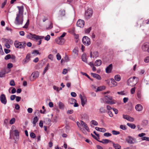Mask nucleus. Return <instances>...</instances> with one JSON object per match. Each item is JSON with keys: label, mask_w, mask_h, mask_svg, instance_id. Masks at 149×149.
Returning a JSON list of instances; mask_svg holds the SVG:
<instances>
[{"label": "nucleus", "mask_w": 149, "mask_h": 149, "mask_svg": "<svg viewBox=\"0 0 149 149\" xmlns=\"http://www.w3.org/2000/svg\"><path fill=\"white\" fill-rule=\"evenodd\" d=\"M26 37L28 38L33 40L34 39L38 40L40 39H43L44 38V36L36 35L35 34H33L31 33H30L29 34L27 35Z\"/></svg>", "instance_id": "f257e3e1"}, {"label": "nucleus", "mask_w": 149, "mask_h": 149, "mask_svg": "<svg viewBox=\"0 0 149 149\" xmlns=\"http://www.w3.org/2000/svg\"><path fill=\"white\" fill-rule=\"evenodd\" d=\"M136 78V79H137L135 77H133L130 78L127 81V85L131 86H133L135 85L137 83L136 80H135Z\"/></svg>", "instance_id": "f03ea898"}, {"label": "nucleus", "mask_w": 149, "mask_h": 149, "mask_svg": "<svg viewBox=\"0 0 149 149\" xmlns=\"http://www.w3.org/2000/svg\"><path fill=\"white\" fill-rule=\"evenodd\" d=\"M23 22V16L16 15L14 23L16 25H22Z\"/></svg>", "instance_id": "7ed1b4c3"}, {"label": "nucleus", "mask_w": 149, "mask_h": 149, "mask_svg": "<svg viewBox=\"0 0 149 149\" xmlns=\"http://www.w3.org/2000/svg\"><path fill=\"white\" fill-rule=\"evenodd\" d=\"M36 116L33 118V127H35L36 126V123L39 120V118L37 116V115L38 116L40 114L39 111L38 110H36L34 114Z\"/></svg>", "instance_id": "20e7f679"}, {"label": "nucleus", "mask_w": 149, "mask_h": 149, "mask_svg": "<svg viewBox=\"0 0 149 149\" xmlns=\"http://www.w3.org/2000/svg\"><path fill=\"white\" fill-rule=\"evenodd\" d=\"M82 41L83 43L86 46H88L91 44L90 39L86 36L83 37Z\"/></svg>", "instance_id": "39448f33"}, {"label": "nucleus", "mask_w": 149, "mask_h": 149, "mask_svg": "<svg viewBox=\"0 0 149 149\" xmlns=\"http://www.w3.org/2000/svg\"><path fill=\"white\" fill-rule=\"evenodd\" d=\"M127 142L130 144H134L136 143V139L135 138H133L131 136H128L126 139Z\"/></svg>", "instance_id": "423d86ee"}, {"label": "nucleus", "mask_w": 149, "mask_h": 149, "mask_svg": "<svg viewBox=\"0 0 149 149\" xmlns=\"http://www.w3.org/2000/svg\"><path fill=\"white\" fill-rule=\"evenodd\" d=\"M105 100L106 102L107 103L109 104H114L115 103L112 100V97L110 96L107 95L105 96Z\"/></svg>", "instance_id": "0eeeda50"}, {"label": "nucleus", "mask_w": 149, "mask_h": 149, "mask_svg": "<svg viewBox=\"0 0 149 149\" xmlns=\"http://www.w3.org/2000/svg\"><path fill=\"white\" fill-rule=\"evenodd\" d=\"M93 14V11L91 8H89L86 11L85 13V17L87 18H88L90 17Z\"/></svg>", "instance_id": "6e6552de"}, {"label": "nucleus", "mask_w": 149, "mask_h": 149, "mask_svg": "<svg viewBox=\"0 0 149 149\" xmlns=\"http://www.w3.org/2000/svg\"><path fill=\"white\" fill-rule=\"evenodd\" d=\"M0 101L1 103L4 104H6L7 100L5 95L4 94H2L0 96Z\"/></svg>", "instance_id": "1a4fd4ad"}, {"label": "nucleus", "mask_w": 149, "mask_h": 149, "mask_svg": "<svg viewBox=\"0 0 149 149\" xmlns=\"http://www.w3.org/2000/svg\"><path fill=\"white\" fill-rule=\"evenodd\" d=\"M17 8H18L19 11L18 13H17L16 15H19L21 16H23V13H24V7L23 6H17Z\"/></svg>", "instance_id": "9d476101"}, {"label": "nucleus", "mask_w": 149, "mask_h": 149, "mask_svg": "<svg viewBox=\"0 0 149 149\" xmlns=\"http://www.w3.org/2000/svg\"><path fill=\"white\" fill-rule=\"evenodd\" d=\"M30 54H27L25 58L22 61V63L23 64H25L27 63L30 61Z\"/></svg>", "instance_id": "9b49d317"}, {"label": "nucleus", "mask_w": 149, "mask_h": 149, "mask_svg": "<svg viewBox=\"0 0 149 149\" xmlns=\"http://www.w3.org/2000/svg\"><path fill=\"white\" fill-rule=\"evenodd\" d=\"M13 138L14 140L16 141L18 140L19 139V135L18 132L17 130H15L13 132Z\"/></svg>", "instance_id": "f8f14e48"}, {"label": "nucleus", "mask_w": 149, "mask_h": 149, "mask_svg": "<svg viewBox=\"0 0 149 149\" xmlns=\"http://www.w3.org/2000/svg\"><path fill=\"white\" fill-rule=\"evenodd\" d=\"M15 46L16 48H23V45H22V43L19 42L18 41L16 40L14 42Z\"/></svg>", "instance_id": "ddd939ff"}, {"label": "nucleus", "mask_w": 149, "mask_h": 149, "mask_svg": "<svg viewBox=\"0 0 149 149\" xmlns=\"http://www.w3.org/2000/svg\"><path fill=\"white\" fill-rule=\"evenodd\" d=\"M85 22L84 20L81 19H79L77 22V25L81 28H82L84 26Z\"/></svg>", "instance_id": "4468645a"}, {"label": "nucleus", "mask_w": 149, "mask_h": 149, "mask_svg": "<svg viewBox=\"0 0 149 149\" xmlns=\"http://www.w3.org/2000/svg\"><path fill=\"white\" fill-rule=\"evenodd\" d=\"M123 117L124 119L127 120L129 121L132 122L134 120V119L133 118L130 116L128 115L123 114Z\"/></svg>", "instance_id": "2eb2a0df"}, {"label": "nucleus", "mask_w": 149, "mask_h": 149, "mask_svg": "<svg viewBox=\"0 0 149 149\" xmlns=\"http://www.w3.org/2000/svg\"><path fill=\"white\" fill-rule=\"evenodd\" d=\"M148 43H146L143 44L142 46V49L144 52H147L148 53Z\"/></svg>", "instance_id": "dca6fc26"}, {"label": "nucleus", "mask_w": 149, "mask_h": 149, "mask_svg": "<svg viewBox=\"0 0 149 149\" xmlns=\"http://www.w3.org/2000/svg\"><path fill=\"white\" fill-rule=\"evenodd\" d=\"M39 73L38 72L36 71L33 72L31 74V76H32V77L33 79H32L31 78L30 79L31 81H34V79H36V78H38L39 76Z\"/></svg>", "instance_id": "f3484780"}, {"label": "nucleus", "mask_w": 149, "mask_h": 149, "mask_svg": "<svg viewBox=\"0 0 149 149\" xmlns=\"http://www.w3.org/2000/svg\"><path fill=\"white\" fill-rule=\"evenodd\" d=\"M112 69V65L110 64L106 68V72L107 73H109L111 72Z\"/></svg>", "instance_id": "a211bd4d"}, {"label": "nucleus", "mask_w": 149, "mask_h": 149, "mask_svg": "<svg viewBox=\"0 0 149 149\" xmlns=\"http://www.w3.org/2000/svg\"><path fill=\"white\" fill-rule=\"evenodd\" d=\"M91 75L93 77L97 79L98 80H100L102 79L100 76L97 74L91 73Z\"/></svg>", "instance_id": "6ab92c4d"}, {"label": "nucleus", "mask_w": 149, "mask_h": 149, "mask_svg": "<svg viewBox=\"0 0 149 149\" xmlns=\"http://www.w3.org/2000/svg\"><path fill=\"white\" fill-rule=\"evenodd\" d=\"M95 129L97 131L101 132H105L106 131V129L104 128H100L97 127H95Z\"/></svg>", "instance_id": "aec40b11"}, {"label": "nucleus", "mask_w": 149, "mask_h": 149, "mask_svg": "<svg viewBox=\"0 0 149 149\" xmlns=\"http://www.w3.org/2000/svg\"><path fill=\"white\" fill-rule=\"evenodd\" d=\"M98 141L104 144H107L109 142L112 143V141L107 139H102V141Z\"/></svg>", "instance_id": "412c9836"}, {"label": "nucleus", "mask_w": 149, "mask_h": 149, "mask_svg": "<svg viewBox=\"0 0 149 149\" xmlns=\"http://www.w3.org/2000/svg\"><path fill=\"white\" fill-rule=\"evenodd\" d=\"M135 109L137 111H140L142 110L143 107L141 104H138L136 105Z\"/></svg>", "instance_id": "4be33fe9"}, {"label": "nucleus", "mask_w": 149, "mask_h": 149, "mask_svg": "<svg viewBox=\"0 0 149 149\" xmlns=\"http://www.w3.org/2000/svg\"><path fill=\"white\" fill-rule=\"evenodd\" d=\"M102 63V61L100 60H96L95 63V65L96 66H100Z\"/></svg>", "instance_id": "5701e85b"}, {"label": "nucleus", "mask_w": 149, "mask_h": 149, "mask_svg": "<svg viewBox=\"0 0 149 149\" xmlns=\"http://www.w3.org/2000/svg\"><path fill=\"white\" fill-rule=\"evenodd\" d=\"M111 86L115 87L117 85V83L115 81V80L113 79H111Z\"/></svg>", "instance_id": "b1692460"}, {"label": "nucleus", "mask_w": 149, "mask_h": 149, "mask_svg": "<svg viewBox=\"0 0 149 149\" xmlns=\"http://www.w3.org/2000/svg\"><path fill=\"white\" fill-rule=\"evenodd\" d=\"M113 146L115 149H121V146L118 144H115L112 141Z\"/></svg>", "instance_id": "393cba45"}, {"label": "nucleus", "mask_w": 149, "mask_h": 149, "mask_svg": "<svg viewBox=\"0 0 149 149\" xmlns=\"http://www.w3.org/2000/svg\"><path fill=\"white\" fill-rule=\"evenodd\" d=\"M81 59L82 61L86 63H88L87 59L86 58L85 54H83L81 55Z\"/></svg>", "instance_id": "a878e982"}, {"label": "nucleus", "mask_w": 149, "mask_h": 149, "mask_svg": "<svg viewBox=\"0 0 149 149\" xmlns=\"http://www.w3.org/2000/svg\"><path fill=\"white\" fill-rule=\"evenodd\" d=\"M137 97L139 100L140 101L142 100L143 98L140 92H138L137 93Z\"/></svg>", "instance_id": "bb28decb"}, {"label": "nucleus", "mask_w": 149, "mask_h": 149, "mask_svg": "<svg viewBox=\"0 0 149 149\" xmlns=\"http://www.w3.org/2000/svg\"><path fill=\"white\" fill-rule=\"evenodd\" d=\"M81 104L83 107H84L86 104V100L85 97H84L81 99Z\"/></svg>", "instance_id": "cd10ccee"}, {"label": "nucleus", "mask_w": 149, "mask_h": 149, "mask_svg": "<svg viewBox=\"0 0 149 149\" xmlns=\"http://www.w3.org/2000/svg\"><path fill=\"white\" fill-rule=\"evenodd\" d=\"M127 125L131 127L132 129H134L135 128L136 126L135 125L132 124L128 123L127 124Z\"/></svg>", "instance_id": "c85d7f7f"}, {"label": "nucleus", "mask_w": 149, "mask_h": 149, "mask_svg": "<svg viewBox=\"0 0 149 149\" xmlns=\"http://www.w3.org/2000/svg\"><path fill=\"white\" fill-rule=\"evenodd\" d=\"M64 42V39L63 38H61L60 39H59V38L58 39L57 43L60 45H62L63 44Z\"/></svg>", "instance_id": "c756f323"}, {"label": "nucleus", "mask_w": 149, "mask_h": 149, "mask_svg": "<svg viewBox=\"0 0 149 149\" xmlns=\"http://www.w3.org/2000/svg\"><path fill=\"white\" fill-rule=\"evenodd\" d=\"M114 79L116 81H118L120 80L121 77L119 75L117 74L115 76Z\"/></svg>", "instance_id": "7c9ffc66"}, {"label": "nucleus", "mask_w": 149, "mask_h": 149, "mask_svg": "<svg viewBox=\"0 0 149 149\" xmlns=\"http://www.w3.org/2000/svg\"><path fill=\"white\" fill-rule=\"evenodd\" d=\"M105 88V87L104 86H102L98 87L97 89V90L96 91V92H98L99 91H102L104 90Z\"/></svg>", "instance_id": "2f4dec72"}, {"label": "nucleus", "mask_w": 149, "mask_h": 149, "mask_svg": "<svg viewBox=\"0 0 149 149\" xmlns=\"http://www.w3.org/2000/svg\"><path fill=\"white\" fill-rule=\"evenodd\" d=\"M69 102L71 104H73L75 102H76V100L75 99L73 98L70 99L69 100Z\"/></svg>", "instance_id": "473e14b6"}, {"label": "nucleus", "mask_w": 149, "mask_h": 149, "mask_svg": "<svg viewBox=\"0 0 149 149\" xmlns=\"http://www.w3.org/2000/svg\"><path fill=\"white\" fill-rule=\"evenodd\" d=\"M58 106L59 108L60 109H64V105L62 102H59Z\"/></svg>", "instance_id": "72a5a7b5"}, {"label": "nucleus", "mask_w": 149, "mask_h": 149, "mask_svg": "<svg viewBox=\"0 0 149 149\" xmlns=\"http://www.w3.org/2000/svg\"><path fill=\"white\" fill-rule=\"evenodd\" d=\"M91 29V27H90L87 29H85V30H84L85 33H87V34L89 33L90 32Z\"/></svg>", "instance_id": "f704fd0d"}, {"label": "nucleus", "mask_w": 149, "mask_h": 149, "mask_svg": "<svg viewBox=\"0 0 149 149\" xmlns=\"http://www.w3.org/2000/svg\"><path fill=\"white\" fill-rule=\"evenodd\" d=\"M98 56V53L97 52H94L93 54V58H96Z\"/></svg>", "instance_id": "c9c22d12"}, {"label": "nucleus", "mask_w": 149, "mask_h": 149, "mask_svg": "<svg viewBox=\"0 0 149 149\" xmlns=\"http://www.w3.org/2000/svg\"><path fill=\"white\" fill-rule=\"evenodd\" d=\"M29 19H28L27 20V22L25 25L23 27V28L25 29H27L28 27L29 24Z\"/></svg>", "instance_id": "e433bc0d"}, {"label": "nucleus", "mask_w": 149, "mask_h": 149, "mask_svg": "<svg viewBox=\"0 0 149 149\" xmlns=\"http://www.w3.org/2000/svg\"><path fill=\"white\" fill-rule=\"evenodd\" d=\"M99 111L101 113H104L106 112V110L103 107L100 108L99 109Z\"/></svg>", "instance_id": "4c0bfd02"}, {"label": "nucleus", "mask_w": 149, "mask_h": 149, "mask_svg": "<svg viewBox=\"0 0 149 149\" xmlns=\"http://www.w3.org/2000/svg\"><path fill=\"white\" fill-rule=\"evenodd\" d=\"M91 123L92 124L94 125L97 126L98 125V123L95 120H92L91 121Z\"/></svg>", "instance_id": "58836bf2"}, {"label": "nucleus", "mask_w": 149, "mask_h": 149, "mask_svg": "<svg viewBox=\"0 0 149 149\" xmlns=\"http://www.w3.org/2000/svg\"><path fill=\"white\" fill-rule=\"evenodd\" d=\"M73 53L76 54L77 55H78V49L77 48H75L72 51Z\"/></svg>", "instance_id": "ea45409f"}, {"label": "nucleus", "mask_w": 149, "mask_h": 149, "mask_svg": "<svg viewBox=\"0 0 149 149\" xmlns=\"http://www.w3.org/2000/svg\"><path fill=\"white\" fill-rule=\"evenodd\" d=\"M48 65H49V64L48 63L47 66L45 67V68H44V71L43 72V74H44L48 70Z\"/></svg>", "instance_id": "a19ab883"}, {"label": "nucleus", "mask_w": 149, "mask_h": 149, "mask_svg": "<svg viewBox=\"0 0 149 149\" xmlns=\"http://www.w3.org/2000/svg\"><path fill=\"white\" fill-rule=\"evenodd\" d=\"M141 139L143 141H149V137L146 136L142 137Z\"/></svg>", "instance_id": "79ce46f5"}, {"label": "nucleus", "mask_w": 149, "mask_h": 149, "mask_svg": "<svg viewBox=\"0 0 149 149\" xmlns=\"http://www.w3.org/2000/svg\"><path fill=\"white\" fill-rule=\"evenodd\" d=\"M15 118H12L10 121V124L11 125H12L15 122Z\"/></svg>", "instance_id": "37998d69"}, {"label": "nucleus", "mask_w": 149, "mask_h": 149, "mask_svg": "<svg viewBox=\"0 0 149 149\" xmlns=\"http://www.w3.org/2000/svg\"><path fill=\"white\" fill-rule=\"evenodd\" d=\"M15 58L16 57L15 55L13 54L11 55V58H10L12 59V62H15Z\"/></svg>", "instance_id": "c03bdc74"}, {"label": "nucleus", "mask_w": 149, "mask_h": 149, "mask_svg": "<svg viewBox=\"0 0 149 149\" xmlns=\"http://www.w3.org/2000/svg\"><path fill=\"white\" fill-rule=\"evenodd\" d=\"M112 132L113 134V135H117L120 134V133L119 131H117L114 130L112 131Z\"/></svg>", "instance_id": "a18cd8bd"}, {"label": "nucleus", "mask_w": 149, "mask_h": 149, "mask_svg": "<svg viewBox=\"0 0 149 149\" xmlns=\"http://www.w3.org/2000/svg\"><path fill=\"white\" fill-rule=\"evenodd\" d=\"M120 127L121 129L123 130H126L127 129L126 126L125 125H120Z\"/></svg>", "instance_id": "49530a36"}, {"label": "nucleus", "mask_w": 149, "mask_h": 149, "mask_svg": "<svg viewBox=\"0 0 149 149\" xmlns=\"http://www.w3.org/2000/svg\"><path fill=\"white\" fill-rule=\"evenodd\" d=\"M77 126L78 127V128L79 129L81 130L82 131L83 129L80 126V125H81V123H80L79 122L77 121Z\"/></svg>", "instance_id": "de8ad7c7"}, {"label": "nucleus", "mask_w": 149, "mask_h": 149, "mask_svg": "<svg viewBox=\"0 0 149 149\" xmlns=\"http://www.w3.org/2000/svg\"><path fill=\"white\" fill-rule=\"evenodd\" d=\"M81 73L83 75H85V76H86L89 79H90L91 80V79L90 78V77L86 73L84 72H81Z\"/></svg>", "instance_id": "09e8293b"}, {"label": "nucleus", "mask_w": 149, "mask_h": 149, "mask_svg": "<svg viewBox=\"0 0 149 149\" xmlns=\"http://www.w3.org/2000/svg\"><path fill=\"white\" fill-rule=\"evenodd\" d=\"M11 58V55L10 54H8L5 57L4 59L6 60L10 59Z\"/></svg>", "instance_id": "8fccbe9b"}, {"label": "nucleus", "mask_w": 149, "mask_h": 149, "mask_svg": "<svg viewBox=\"0 0 149 149\" xmlns=\"http://www.w3.org/2000/svg\"><path fill=\"white\" fill-rule=\"evenodd\" d=\"M10 84L11 86H14L15 85V83L14 81L12 80L10 82Z\"/></svg>", "instance_id": "3c124183"}, {"label": "nucleus", "mask_w": 149, "mask_h": 149, "mask_svg": "<svg viewBox=\"0 0 149 149\" xmlns=\"http://www.w3.org/2000/svg\"><path fill=\"white\" fill-rule=\"evenodd\" d=\"M144 61L146 63L149 62V56L146 57L144 60Z\"/></svg>", "instance_id": "603ef678"}, {"label": "nucleus", "mask_w": 149, "mask_h": 149, "mask_svg": "<svg viewBox=\"0 0 149 149\" xmlns=\"http://www.w3.org/2000/svg\"><path fill=\"white\" fill-rule=\"evenodd\" d=\"M104 135L106 137H109L111 136V134L108 132H106L104 133Z\"/></svg>", "instance_id": "864d4df0"}, {"label": "nucleus", "mask_w": 149, "mask_h": 149, "mask_svg": "<svg viewBox=\"0 0 149 149\" xmlns=\"http://www.w3.org/2000/svg\"><path fill=\"white\" fill-rule=\"evenodd\" d=\"M148 123V121L146 120H143L142 121V124L144 126L146 125Z\"/></svg>", "instance_id": "5fc2aeb1"}, {"label": "nucleus", "mask_w": 149, "mask_h": 149, "mask_svg": "<svg viewBox=\"0 0 149 149\" xmlns=\"http://www.w3.org/2000/svg\"><path fill=\"white\" fill-rule=\"evenodd\" d=\"M135 89H136L135 87H134L132 88L131 89V94H133L134 93L135 91Z\"/></svg>", "instance_id": "6e6d98bb"}, {"label": "nucleus", "mask_w": 149, "mask_h": 149, "mask_svg": "<svg viewBox=\"0 0 149 149\" xmlns=\"http://www.w3.org/2000/svg\"><path fill=\"white\" fill-rule=\"evenodd\" d=\"M30 136L31 138H35L36 136V135L33 132H31L30 134Z\"/></svg>", "instance_id": "4d7b16f0"}, {"label": "nucleus", "mask_w": 149, "mask_h": 149, "mask_svg": "<svg viewBox=\"0 0 149 149\" xmlns=\"http://www.w3.org/2000/svg\"><path fill=\"white\" fill-rule=\"evenodd\" d=\"M44 38H45V40L48 41L49 40L50 38V36L49 35H48L45 38L44 37Z\"/></svg>", "instance_id": "13d9d810"}, {"label": "nucleus", "mask_w": 149, "mask_h": 149, "mask_svg": "<svg viewBox=\"0 0 149 149\" xmlns=\"http://www.w3.org/2000/svg\"><path fill=\"white\" fill-rule=\"evenodd\" d=\"M57 59L58 60H60L61 59V56L59 53H57L56 55Z\"/></svg>", "instance_id": "bf43d9fd"}, {"label": "nucleus", "mask_w": 149, "mask_h": 149, "mask_svg": "<svg viewBox=\"0 0 149 149\" xmlns=\"http://www.w3.org/2000/svg\"><path fill=\"white\" fill-rule=\"evenodd\" d=\"M60 15L61 16H64L65 15V10H63L61 11H60Z\"/></svg>", "instance_id": "052dcab7"}, {"label": "nucleus", "mask_w": 149, "mask_h": 149, "mask_svg": "<svg viewBox=\"0 0 149 149\" xmlns=\"http://www.w3.org/2000/svg\"><path fill=\"white\" fill-rule=\"evenodd\" d=\"M32 54L36 55L37 54H39V52L37 50H35L33 51L32 53Z\"/></svg>", "instance_id": "680f3d73"}, {"label": "nucleus", "mask_w": 149, "mask_h": 149, "mask_svg": "<svg viewBox=\"0 0 149 149\" xmlns=\"http://www.w3.org/2000/svg\"><path fill=\"white\" fill-rule=\"evenodd\" d=\"M4 54L1 46L0 45V55H3Z\"/></svg>", "instance_id": "e2e57ef3"}, {"label": "nucleus", "mask_w": 149, "mask_h": 149, "mask_svg": "<svg viewBox=\"0 0 149 149\" xmlns=\"http://www.w3.org/2000/svg\"><path fill=\"white\" fill-rule=\"evenodd\" d=\"M84 127L85 128V129H86V130L87 131L89 132L90 131V130L88 127L87 125V124H86L85 125V126H84Z\"/></svg>", "instance_id": "0e129e2a"}, {"label": "nucleus", "mask_w": 149, "mask_h": 149, "mask_svg": "<svg viewBox=\"0 0 149 149\" xmlns=\"http://www.w3.org/2000/svg\"><path fill=\"white\" fill-rule=\"evenodd\" d=\"M146 135V134L145 133H142L140 134H139L138 135V136L139 137H141L144 136H145Z\"/></svg>", "instance_id": "69168bd1"}, {"label": "nucleus", "mask_w": 149, "mask_h": 149, "mask_svg": "<svg viewBox=\"0 0 149 149\" xmlns=\"http://www.w3.org/2000/svg\"><path fill=\"white\" fill-rule=\"evenodd\" d=\"M16 97V96L15 95H12L10 97V100H14Z\"/></svg>", "instance_id": "338daca9"}, {"label": "nucleus", "mask_w": 149, "mask_h": 149, "mask_svg": "<svg viewBox=\"0 0 149 149\" xmlns=\"http://www.w3.org/2000/svg\"><path fill=\"white\" fill-rule=\"evenodd\" d=\"M73 112V110L72 109L68 110L67 112V113L69 114H71Z\"/></svg>", "instance_id": "774afa93"}]
</instances>
